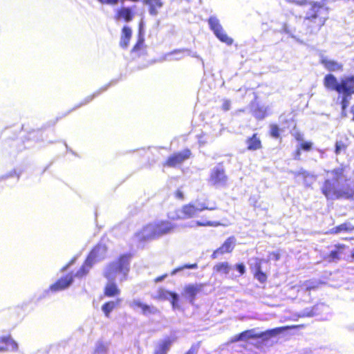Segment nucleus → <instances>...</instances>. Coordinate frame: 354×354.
I'll return each instance as SVG.
<instances>
[{"instance_id": "22", "label": "nucleus", "mask_w": 354, "mask_h": 354, "mask_svg": "<svg viewBox=\"0 0 354 354\" xmlns=\"http://www.w3.org/2000/svg\"><path fill=\"white\" fill-rule=\"evenodd\" d=\"M122 301V299L117 298L115 300L108 301L102 306V310L106 317H109L111 313L118 308Z\"/></svg>"}, {"instance_id": "27", "label": "nucleus", "mask_w": 354, "mask_h": 354, "mask_svg": "<svg viewBox=\"0 0 354 354\" xmlns=\"http://www.w3.org/2000/svg\"><path fill=\"white\" fill-rule=\"evenodd\" d=\"M143 3L149 7L151 15H157L158 9L163 5L162 0H143Z\"/></svg>"}, {"instance_id": "31", "label": "nucleus", "mask_w": 354, "mask_h": 354, "mask_svg": "<svg viewBox=\"0 0 354 354\" xmlns=\"http://www.w3.org/2000/svg\"><path fill=\"white\" fill-rule=\"evenodd\" d=\"M220 225V223L217 221H212L207 219H202L195 221L191 227H217Z\"/></svg>"}, {"instance_id": "29", "label": "nucleus", "mask_w": 354, "mask_h": 354, "mask_svg": "<svg viewBox=\"0 0 354 354\" xmlns=\"http://www.w3.org/2000/svg\"><path fill=\"white\" fill-rule=\"evenodd\" d=\"M143 37H140L138 39L136 44L131 49V53L136 54L138 57L141 56L142 55L145 54V46L144 44Z\"/></svg>"}, {"instance_id": "43", "label": "nucleus", "mask_w": 354, "mask_h": 354, "mask_svg": "<svg viewBox=\"0 0 354 354\" xmlns=\"http://www.w3.org/2000/svg\"><path fill=\"white\" fill-rule=\"evenodd\" d=\"M235 268L241 275H243L245 272V268L243 263L236 264Z\"/></svg>"}, {"instance_id": "45", "label": "nucleus", "mask_w": 354, "mask_h": 354, "mask_svg": "<svg viewBox=\"0 0 354 354\" xmlns=\"http://www.w3.org/2000/svg\"><path fill=\"white\" fill-rule=\"evenodd\" d=\"M269 257L270 259L278 261L280 259V254L279 252H271L269 254Z\"/></svg>"}, {"instance_id": "44", "label": "nucleus", "mask_w": 354, "mask_h": 354, "mask_svg": "<svg viewBox=\"0 0 354 354\" xmlns=\"http://www.w3.org/2000/svg\"><path fill=\"white\" fill-rule=\"evenodd\" d=\"M301 154V149L299 147H297V148L293 152V158L297 160H300Z\"/></svg>"}, {"instance_id": "3", "label": "nucleus", "mask_w": 354, "mask_h": 354, "mask_svg": "<svg viewBox=\"0 0 354 354\" xmlns=\"http://www.w3.org/2000/svg\"><path fill=\"white\" fill-rule=\"evenodd\" d=\"M354 62V59H353ZM323 84L326 88L335 91L341 95L340 104L342 113H345L348 108L352 95L354 94V75L345 76L337 82V78L333 74H327L324 76Z\"/></svg>"}, {"instance_id": "36", "label": "nucleus", "mask_w": 354, "mask_h": 354, "mask_svg": "<svg viewBox=\"0 0 354 354\" xmlns=\"http://www.w3.org/2000/svg\"><path fill=\"white\" fill-rule=\"evenodd\" d=\"M263 261V259L257 258L255 259V263L251 266V270L252 273L253 272H259L260 271H262L261 269V264Z\"/></svg>"}, {"instance_id": "7", "label": "nucleus", "mask_w": 354, "mask_h": 354, "mask_svg": "<svg viewBox=\"0 0 354 354\" xmlns=\"http://www.w3.org/2000/svg\"><path fill=\"white\" fill-rule=\"evenodd\" d=\"M218 207L216 206V203L215 202L212 203L211 205L206 204H201L199 207H196L194 204L188 203L182 206L180 212L182 215L178 214L179 210H176V215L171 216V221H178L181 219H187L192 218L195 217L198 212H202L204 210H215L217 209Z\"/></svg>"}, {"instance_id": "20", "label": "nucleus", "mask_w": 354, "mask_h": 354, "mask_svg": "<svg viewBox=\"0 0 354 354\" xmlns=\"http://www.w3.org/2000/svg\"><path fill=\"white\" fill-rule=\"evenodd\" d=\"M261 338V335L259 333H255L254 330H246L239 333V335L234 336L230 341L231 343L236 342L241 340H245L248 339H259Z\"/></svg>"}, {"instance_id": "26", "label": "nucleus", "mask_w": 354, "mask_h": 354, "mask_svg": "<svg viewBox=\"0 0 354 354\" xmlns=\"http://www.w3.org/2000/svg\"><path fill=\"white\" fill-rule=\"evenodd\" d=\"M175 338L167 337L159 344L153 354H167Z\"/></svg>"}, {"instance_id": "10", "label": "nucleus", "mask_w": 354, "mask_h": 354, "mask_svg": "<svg viewBox=\"0 0 354 354\" xmlns=\"http://www.w3.org/2000/svg\"><path fill=\"white\" fill-rule=\"evenodd\" d=\"M236 245V238L234 236H229L221 245L220 247L213 251L211 259H216L225 254H230L233 252Z\"/></svg>"}, {"instance_id": "28", "label": "nucleus", "mask_w": 354, "mask_h": 354, "mask_svg": "<svg viewBox=\"0 0 354 354\" xmlns=\"http://www.w3.org/2000/svg\"><path fill=\"white\" fill-rule=\"evenodd\" d=\"M323 283L321 281L309 279L305 281L301 286L305 292H310L317 290Z\"/></svg>"}, {"instance_id": "30", "label": "nucleus", "mask_w": 354, "mask_h": 354, "mask_svg": "<svg viewBox=\"0 0 354 354\" xmlns=\"http://www.w3.org/2000/svg\"><path fill=\"white\" fill-rule=\"evenodd\" d=\"M231 266L226 261L218 263L213 267L214 272L218 274H229Z\"/></svg>"}, {"instance_id": "53", "label": "nucleus", "mask_w": 354, "mask_h": 354, "mask_svg": "<svg viewBox=\"0 0 354 354\" xmlns=\"http://www.w3.org/2000/svg\"><path fill=\"white\" fill-rule=\"evenodd\" d=\"M351 258H353L354 259V251H353L351 254Z\"/></svg>"}, {"instance_id": "5", "label": "nucleus", "mask_w": 354, "mask_h": 354, "mask_svg": "<svg viewBox=\"0 0 354 354\" xmlns=\"http://www.w3.org/2000/svg\"><path fill=\"white\" fill-rule=\"evenodd\" d=\"M174 221H171V216L168 220L162 219L150 222L136 233V236L140 241H145L156 239L173 233L178 227V225L174 223Z\"/></svg>"}, {"instance_id": "39", "label": "nucleus", "mask_w": 354, "mask_h": 354, "mask_svg": "<svg viewBox=\"0 0 354 354\" xmlns=\"http://www.w3.org/2000/svg\"><path fill=\"white\" fill-rule=\"evenodd\" d=\"M201 346V342H197L196 344H193L189 350L186 351L184 354H197L198 349Z\"/></svg>"}, {"instance_id": "51", "label": "nucleus", "mask_w": 354, "mask_h": 354, "mask_svg": "<svg viewBox=\"0 0 354 354\" xmlns=\"http://www.w3.org/2000/svg\"><path fill=\"white\" fill-rule=\"evenodd\" d=\"M293 2H294L296 5H298V6H303V5H305V4L306 3V0H302V1L295 0V1H293Z\"/></svg>"}, {"instance_id": "49", "label": "nucleus", "mask_w": 354, "mask_h": 354, "mask_svg": "<svg viewBox=\"0 0 354 354\" xmlns=\"http://www.w3.org/2000/svg\"><path fill=\"white\" fill-rule=\"evenodd\" d=\"M167 277V274H164L162 275L158 276L156 278L154 279V281L156 283L162 281L165 278Z\"/></svg>"}, {"instance_id": "14", "label": "nucleus", "mask_w": 354, "mask_h": 354, "mask_svg": "<svg viewBox=\"0 0 354 354\" xmlns=\"http://www.w3.org/2000/svg\"><path fill=\"white\" fill-rule=\"evenodd\" d=\"M203 287V284H188L184 287L183 295L193 304L197 294L201 291Z\"/></svg>"}, {"instance_id": "24", "label": "nucleus", "mask_w": 354, "mask_h": 354, "mask_svg": "<svg viewBox=\"0 0 354 354\" xmlns=\"http://www.w3.org/2000/svg\"><path fill=\"white\" fill-rule=\"evenodd\" d=\"M354 231V225L348 222L341 223L330 230V234H337L341 232H351Z\"/></svg>"}, {"instance_id": "42", "label": "nucleus", "mask_w": 354, "mask_h": 354, "mask_svg": "<svg viewBox=\"0 0 354 354\" xmlns=\"http://www.w3.org/2000/svg\"><path fill=\"white\" fill-rule=\"evenodd\" d=\"M293 137L297 142H301L304 140V135L300 131L295 132L293 133Z\"/></svg>"}, {"instance_id": "54", "label": "nucleus", "mask_w": 354, "mask_h": 354, "mask_svg": "<svg viewBox=\"0 0 354 354\" xmlns=\"http://www.w3.org/2000/svg\"><path fill=\"white\" fill-rule=\"evenodd\" d=\"M73 262V260H72L68 265H66V266L65 268H64V269H66L67 267H68V266L72 263Z\"/></svg>"}, {"instance_id": "21", "label": "nucleus", "mask_w": 354, "mask_h": 354, "mask_svg": "<svg viewBox=\"0 0 354 354\" xmlns=\"http://www.w3.org/2000/svg\"><path fill=\"white\" fill-rule=\"evenodd\" d=\"M320 63L329 71H341L343 70V65L341 63L328 59L326 57H322L320 59Z\"/></svg>"}, {"instance_id": "2", "label": "nucleus", "mask_w": 354, "mask_h": 354, "mask_svg": "<svg viewBox=\"0 0 354 354\" xmlns=\"http://www.w3.org/2000/svg\"><path fill=\"white\" fill-rule=\"evenodd\" d=\"M133 257L131 252L122 253L106 266L103 271V276L108 281L103 290L105 297H115L120 295L121 291L115 283V279L119 277L120 282L127 279Z\"/></svg>"}, {"instance_id": "9", "label": "nucleus", "mask_w": 354, "mask_h": 354, "mask_svg": "<svg viewBox=\"0 0 354 354\" xmlns=\"http://www.w3.org/2000/svg\"><path fill=\"white\" fill-rule=\"evenodd\" d=\"M191 156V150L187 148L184 149L181 151L174 153L169 156L162 163V166L165 167H176L188 160Z\"/></svg>"}, {"instance_id": "15", "label": "nucleus", "mask_w": 354, "mask_h": 354, "mask_svg": "<svg viewBox=\"0 0 354 354\" xmlns=\"http://www.w3.org/2000/svg\"><path fill=\"white\" fill-rule=\"evenodd\" d=\"M73 281V275L68 274L58 279L54 283L50 285V289L53 292L63 290L67 288Z\"/></svg>"}, {"instance_id": "35", "label": "nucleus", "mask_w": 354, "mask_h": 354, "mask_svg": "<svg viewBox=\"0 0 354 354\" xmlns=\"http://www.w3.org/2000/svg\"><path fill=\"white\" fill-rule=\"evenodd\" d=\"M169 296L171 297L170 302H171L172 308L174 309L179 308L178 295L174 292H169Z\"/></svg>"}, {"instance_id": "40", "label": "nucleus", "mask_w": 354, "mask_h": 354, "mask_svg": "<svg viewBox=\"0 0 354 354\" xmlns=\"http://www.w3.org/2000/svg\"><path fill=\"white\" fill-rule=\"evenodd\" d=\"M174 196L176 200L178 201H183L185 199V194L184 192L182 189V188H178L174 192Z\"/></svg>"}, {"instance_id": "6", "label": "nucleus", "mask_w": 354, "mask_h": 354, "mask_svg": "<svg viewBox=\"0 0 354 354\" xmlns=\"http://www.w3.org/2000/svg\"><path fill=\"white\" fill-rule=\"evenodd\" d=\"M106 251L107 247L105 245L97 244L95 245L84 263L73 275V277H76L81 279L86 277L88 274L90 269L93 267L94 263L104 259V256Z\"/></svg>"}, {"instance_id": "37", "label": "nucleus", "mask_w": 354, "mask_h": 354, "mask_svg": "<svg viewBox=\"0 0 354 354\" xmlns=\"http://www.w3.org/2000/svg\"><path fill=\"white\" fill-rule=\"evenodd\" d=\"M313 146V143L310 141H306L301 142L298 147L301 149V151H310L312 150Z\"/></svg>"}, {"instance_id": "12", "label": "nucleus", "mask_w": 354, "mask_h": 354, "mask_svg": "<svg viewBox=\"0 0 354 354\" xmlns=\"http://www.w3.org/2000/svg\"><path fill=\"white\" fill-rule=\"evenodd\" d=\"M131 306L133 308H140L141 310V313L145 316H149L160 313L159 309L156 308L155 306L149 305L138 299L133 300L131 304Z\"/></svg>"}, {"instance_id": "4", "label": "nucleus", "mask_w": 354, "mask_h": 354, "mask_svg": "<svg viewBox=\"0 0 354 354\" xmlns=\"http://www.w3.org/2000/svg\"><path fill=\"white\" fill-rule=\"evenodd\" d=\"M302 23V28L306 34H315L324 25L328 17V9L317 1L310 3Z\"/></svg>"}, {"instance_id": "47", "label": "nucleus", "mask_w": 354, "mask_h": 354, "mask_svg": "<svg viewBox=\"0 0 354 354\" xmlns=\"http://www.w3.org/2000/svg\"><path fill=\"white\" fill-rule=\"evenodd\" d=\"M183 269H196L198 268V264L196 263H186L183 265Z\"/></svg>"}, {"instance_id": "33", "label": "nucleus", "mask_w": 354, "mask_h": 354, "mask_svg": "<svg viewBox=\"0 0 354 354\" xmlns=\"http://www.w3.org/2000/svg\"><path fill=\"white\" fill-rule=\"evenodd\" d=\"M281 129L276 124H272L270 126V136L274 138H279L280 137Z\"/></svg>"}, {"instance_id": "25", "label": "nucleus", "mask_w": 354, "mask_h": 354, "mask_svg": "<svg viewBox=\"0 0 354 354\" xmlns=\"http://www.w3.org/2000/svg\"><path fill=\"white\" fill-rule=\"evenodd\" d=\"M350 145V141L348 137L344 136L336 141L335 145V153L339 155L342 152H345Z\"/></svg>"}, {"instance_id": "41", "label": "nucleus", "mask_w": 354, "mask_h": 354, "mask_svg": "<svg viewBox=\"0 0 354 354\" xmlns=\"http://www.w3.org/2000/svg\"><path fill=\"white\" fill-rule=\"evenodd\" d=\"M222 109L224 111H227L230 109L231 108V102L230 100H225L223 102V104H222V106H221Z\"/></svg>"}, {"instance_id": "8", "label": "nucleus", "mask_w": 354, "mask_h": 354, "mask_svg": "<svg viewBox=\"0 0 354 354\" xmlns=\"http://www.w3.org/2000/svg\"><path fill=\"white\" fill-rule=\"evenodd\" d=\"M207 22L210 30L221 41L227 45H231L233 43V39L225 32L217 17L211 16Z\"/></svg>"}, {"instance_id": "46", "label": "nucleus", "mask_w": 354, "mask_h": 354, "mask_svg": "<svg viewBox=\"0 0 354 354\" xmlns=\"http://www.w3.org/2000/svg\"><path fill=\"white\" fill-rule=\"evenodd\" d=\"M102 4L115 5L118 3V0H98Z\"/></svg>"}, {"instance_id": "52", "label": "nucleus", "mask_w": 354, "mask_h": 354, "mask_svg": "<svg viewBox=\"0 0 354 354\" xmlns=\"http://www.w3.org/2000/svg\"><path fill=\"white\" fill-rule=\"evenodd\" d=\"M351 112L353 114V120L354 121V104L352 106L351 109Z\"/></svg>"}, {"instance_id": "18", "label": "nucleus", "mask_w": 354, "mask_h": 354, "mask_svg": "<svg viewBox=\"0 0 354 354\" xmlns=\"http://www.w3.org/2000/svg\"><path fill=\"white\" fill-rule=\"evenodd\" d=\"M348 247L342 243H337L335 245V250L330 251L326 259L329 261H336L341 259V256L344 253V250L346 249Z\"/></svg>"}, {"instance_id": "11", "label": "nucleus", "mask_w": 354, "mask_h": 354, "mask_svg": "<svg viewBox=\"0 0 354 354\" xmlns=\"http://www.w3.org/2000/svg\"><path fill=\"white\" fill-rule=\"evenodd\" d=\"M209 182L214 186H225L227 184V176L223 168H214L210 173Z\"/></svg>"}, {"instance_id": "48", "label": "nucleus", "mask_w": 354, "mask_h": 354, "mask_svg": "<svg viewBox=\"0 0 354 354\" xmlns=\"http://www.w3.org/2000/svg\"><path fill=\"white\" fill-rule=\"evenodd\" d=\"M20 176H21V172L20 171H17L16 170L12 171L8 175V176H9V177H16L17 179H19L20 178Z\"/></svg>"}, {"instance_id": "13", "label": "nucleus", "mask_w": 354, "mask_h": 354, "mask_svg": "<svg viewBox=\"0 0 354 354\" xmlns=\"http://www.w3.org/2000/svg\"><path fill=\"white\" fill-rule=\"evenodd\" d=\"M18 344L10 335L0 336V352L17 351Z\"/></svg>"}, {"instance_id": "34", "label": "nucleus", "mask_w": 354, "mask_h": 354, "mask_svg": "<svg viewBox=\"0 0 354 354\" xmlns=\"http://www.w3.org/2000/svg\"><path fill=\"white\" fill-rule=\"evenodd\" d=\"M253 276L261 283H266L268 279L266 273L263 271H260L259 272H253Z\"/></svg>"}, {"instance_id": "1", "label": "nucleus", "mask_w": 354, "mask_h": 354, "mask_svg": "<svg viewBox=\"0 0 354 354\" xmlns=\"http://www.w3.org/2000/svg\"><path fill=\"white\" fill-rule=\"evenodd\" d=\"M320 192L327 201H354V180L348 177L346 166L341 165L326 171Z\"/></svg>"}, {"instance_id": "16", "label": "nucleus", "mask_w": 354, "mask_h": 354, "mask_svg": "<svg viewBox=\"0 0 354 354\" xmlns=\"http://www.w3.org/2000/svg\"><path fill=\"white\" fill-rule=\"evenodd\" d=\"M303 327V325H291V326H286L281 327H277L272 329L267 330L266 331L261 332L259 333L261 335V338L263 339H269L270 337H274L287 330L290 329H296Z\"/></svg>"}, {"instance_id": "38", "label": "nucleus", "mask_w": 354, "mask_h": 354, "mask_svg": "<svg viewBox=\"0 0 354 354\" xmlns=\"http://www.w3.org/2000/svg\"><path fill=\"white\" fill-rule=\"evenodd\" d=\"M266 109L259 107L254 110V116L257 119H263L266 116Z\"/></svg>"}, {"instance_id": "50", "label": "nucleus", "mask_w": 354, "mask_h": 354, "mask_svg": "<svg viewBox=\"0 0 354 354\" xmlns=\"http://www.w3.org/2000/svg\"><path fill=\"white\" fill-rule=\"evenodd\" d=\"M184 270V269H183V266H179V267H178V268H176L175 269H174V270L171 271V275H174V274H175L176 272H179V271H181V270Z\"/></svg>"}, {"instance_id": "32", "label": "nucleus", "mask_w": 354, "mask_h": 354, "mask_svg": "<svg viewBox=\"0 0 354 354\" xmlns=\"http://www.w3.org/2000/svg\"><path fill=\"white\" fill-rule=\"evenodd\" d=\"M171 291H168L162 288H158L157 295L153 297V299L156 300H165L167 299V296L169 295Z\"/></svg>"}, {"instance_id": "55", "label": "nucleus", "mask_w": 354, "mask_h": 354, "mask_svg": "<svg viewBox=\"0 0 354 354\" xmlns=\"http://www.w3.org/2000/svg\"><path fill=\"white\" fill-rule=\"evenodd\" d=\"M353 238H349V239H352ZM344 240H348V238H345Z\"/></svg>"}, {"instance_id": "23", "label": "nucleus", "mask_w": 354, "mask_h": 354, "mask_svg": "<svg viewBox=\"0 0 354 354\" xmlns=\"http://www.w3.org/2000/svg\"><path fill=\"white\" fill-rule=\"evenodd\" d=\"M132 36V30L129 26H124L121 30V37L120 46L123 48H127L129 44Z\"/></svg>"}, {"instance_id": "17", "label": "nucleus", "mask_w": 354, "mask_h": 354, "mask_svg": "<svg viewBox=\"0 0 354 354\" xmlns=\"http://www.w3.org/2000/svg\"><path fill=\"white\" fill-rule=\"evenodd\" d=\"M134 17L135 12L131 8L122 7L116 11L114 18L117 21L129 22L133 20Z\"/></svg>"}, {"instance_id": "19", "label": "nucleus", "mask_w": 354, "mask_h": 354, "mask_svg": "<svg viewBox=\"0 0 354 354\" xmlns=\"http://www.w3.org/2000/svg\"><path fill=\"white\" fill-rule=\"evenodd\" d=\"M245 142L248 151H257L262 148L261 140L257 133H253L250 137H248Z\"/></svg>"}]
</instances>
